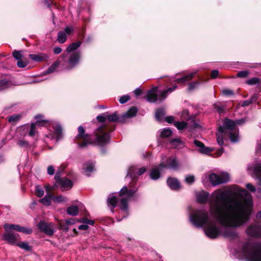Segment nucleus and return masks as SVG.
Here are the masks:
<instances>
[{
  "mask_svg": "<svg viewBox=\"0 0 261 261\" xmlns=\"http://www.w3.org/2000/svg\"><path fill=\"white\" fill-rule=\"evenodd\" d=\"M252 203L251 195L237 185L230 187L229 191L215 190L211 194L210 213L225 228L221 231L207 214L200 216L197 211V227H202L206 235L212 239L216 238L220 234L226 238L236 239L238 237L236 228L244 225L249 219Z\"/></svg>",
  "mask_w": 261,
  "mask_h": 261,
  "instance_id": "obj_1",
  "label": "nucleus"
},
{
  "mask_svg": "<svg viewBox=\"0 0 261 261\" xmlns=\"http://www.w3.org/2000/svg\"><path fill=\"white\" fill-rule=\"evenodd\" d=\"M106 132H92L91 134L86 132H79L75 139V142L80 147H84L88 144L103 146L110 141V136Z\"/></svg>",
  "mask_w": 261,
  "mask_h": 261,
  "instance_id": "obj_2",
  "label": "nucleus"
},
{
  "mask_svg": "<svg viewBox=\"0 0 261 261\" xmlns=\"http://www.w3.org/2000/svg\"><path fill=\"white\" fill-rule=\"evenodd\" d=\"M241 252L248 261H261V242L245 243Z\"/></svg>",
  "mask_w": 261,
  "mask_h": 261,
  "instance_id": "obj_3",
  "label": "nucleus"
},
{
  "mask_svg": "<svg viewBox=\"0 0 261 261\" xmlns=\"http://www.w3.org/2000/svg\"><path fill=\"white\" fill-rule=\"evenodd\" d=\"M137 191V189L135 188L128 189L127 187H123L119 192V195L122 198L120 200V208L122 217L117 218L118 221H121L122 219L126 218L128 215L127 203L128 201L131 200L134 196Z\"/></svg>",
  "mask_w": 261,
  "mask_h": 261,
  "instance_id": "obj_4",
  "label": "nucleus"
},
{
  "mask_svg": "<svg viewBox=\"0 0 261 261\" xmlns=\"http://www.w3.org/2000/svg\"><path fill=\"white\" fill-rule=\"evenodd\" d=\"M138 110L135 107H132L125 113L118 116L117 113L109 115L107 114V119L109 122H118L121 123H125L127 120L135 117L137 113Z\"/></svg>",
  "mask_w": 261,
  "mask_h": 261,
  "instance_id": "obj_5",
  "label": "nucleus"
},
{
  "mask_svg": "<svg viewBox=\"0 0 261 261\" xmlns=\"http://www.w3.org/2000/svg\"><path fill=\"white\" fill-rule=\"evenodd\" d=\"M230 140L232 142H237L239 140V132H218L217 133V143L222 146L224 141Z\"/></svg>",
  "mask_w": 261,
  "mask_h": 261,
  "instance_id": "obj_6",
  "label": "nucleus"
},
{
  "mask_svg": "<svg viewBox=\"0 0 261 261\" xmlns=\"http://www.w3.org/2000/svg\"><path fill=\"white\" fill-rule=\"evenodd\" d=\"M81 54L80 51L72 53L68 57L67 60L62 63V66L65 70H71L75 67L80 63Z\"/></svg>",
  "mask_w": 261,
  "mask_h": 261,
  "instance_id": "obj_7",
  "label": "nucleus"
},
{
  "mask_svg": "<svg viewBox=\"0 0 261 261\" xmlns=\"http://www.w3.org/2000/svg\"><path fill=\"white\" fill-rule=\"evenodd\" d=\"M230 176L227 172H221L219 174L212 173L209 175V180L213 186L226 183L229 181Z\"/></svg>",
  "mask_w": 261,
  "mask_h": 261,
  "instance_id": "obj_8",
  "label": "nucleus"
},
{
  "mask_svg": "<svg viewBox=\"0 0 261 261\" xmlns=\"http://www.w3.org/2000/svg\"><path fill=\"white\" fill-rule=\"evenodd\" d=\"M19 133L18 135L20 137L18 139L17 144L20 147L25 148L29 145V138H34L37 132H25V133H22L23 132H19Z\"/></svg>",
  "mask_w": 261,
  "mask_h": 261,
  "instance_id": "obj_9",
  "label": "nucleus"
},
{
  "mask_svg": "<svg viewBox=\"0 0 261 261\" xmlns=\"http://www.w3.org/2000/svg\"><path fill=\"white\" fill-rule=\"evenodd\" d=\"M163 160L162 158V161L160 164V168H163V169L167 168L174 171L178 170L180 169V165L175 156L169 157L167 159L166 163H164Z\"/></svg>",
  "mask_w": 261,
  "mask_h": 261,
  "instance_id": "obj_10",
  "label": "nucleus"
},
{
  "mask_svg": "<svg viewBox=\"0 0 261 261\" xmlns=\"http://www.w3.org/2000/svg\"><path fill=\"white\" fill-rule=\"evenodd\" d=\"M55 179L56 182L60 185L63 190H69L72 187L73 184L71 180L66 177H61L60 170H58L56 172Z\"/></svg>",
  "mask_w": 261,
  "mask_h": 261,
  "instance_id": "obj_11",
  "label": "nucleus"
},
{
  "mask_svg": "<svg viewBox=\"0 0 261 261\" xmlns=\"http://www.w3.org/2000/svg\"><path fill=\"white\" fill-rule=\"evenodd\" d=\"M146 169L145 167L137 168L135 166L130 167L128 170L127 174L125 178H130L133 181L136 180L137 176H139L145 173Z\"/></svg>",
  "mask_w": 261,
  "mask_h": 261,
  "instance_id": "obj_12",
  "label": "nucleus"
},
{
  "mask_svg": "<svg viewBox=\"0 0 261 261\" xmlns=\"http://www.w3.org/2000/svg\"><path fill=\"white\" fill-rule=\"evenodd\" d=\"M246 232L248 236L252 237H261V224H253L247 227Z\"/></svg>",
  "mask_w": 261,
  "mask_h": 261,
  "instance_id": "obj_13",
  "label": "nucleus"
},
{
  "mask_svg": "<svg viewBox=\"0 0 261 261\" xmlns=\"http://www.w3.org/2000/svg\"><path fill=\"white\" fill-rule=\"evenodd\" d=\"M35 119L36 120L35 123H32L31 125V130H34L38 129L37 126H47L51 124V123L49 120L44 119V116L43 115L39 114L35 116Z\"/></svg>",
  "mask_w": 261,
  "mask_h": 261,
  "instance_id": "obj_14",
  "label": "nucleus"
},
{
  "mask_svg": "<svg viewBox=\"0 0 261 261\" xmlns=\"http://www.w3.org/2000/svg\"><path fill=\"white\" fill-rule=\"evenodd\" d=\"M45 141H51L53 143H56L63 137L62 132H47L45 134Z\"/></svg>",
  "mask_w": 261,
  "mask_h": 261,
  "instance_id": "obj_15",
  "label": "nucleus"
},
{
  "mask_svg": "<svg viewBox=\"0 0 261 261\" xmlns=\"http://www.w3.org/2000/svg\"><path fill=\"white\" fill-rule=\"evenodd\" d=\"M259 148L261 150V141L259 144ZM248 170L252 171L259 180L258 185L261 186V163L255 162L248 167Z\"/></svg>",
  "mask_w": 261,
  "mask_h": 261,
  "instance_id": "obj_16",
  "label": "nucleus"
},
{
  "mask_svg": "<svg viewBox=\"0 0 261 261\" xmlns=\"http://www.w3.org/2000/svg\"><path fill=\"white\" fill-rule=\"evenodd\" d=\"M38 227L41 231L48 235H52L55 232L52 223L41 221L39 222Z\"/></svg>",
  "mask_w": 261,
  "mask_h": 261,
  "instance_id": "obj_17",
  "label": "nucleus"
},
{
  "mask_svg": "<svg viewBox=\"0 0 261 261\" xmlns=\"http://www.w3.org/2000/svg\"><path fill=\"white\" fill-rule=\"evenodd\" d=\"M19 234L17 233L5 231L3 236V239L11 245H14L18 239Z\"/></svg>",
  "mask_w": 261,
  "mask_h": 261,
  "instance_id": "obj_18",
  "label": "nucleus"
},
{
  "mask_svg": "<svg viewBox=\"0 0 261 261\" xmlns=\"http://www.w3.org/2000/svg\"><path fill=\"white\" fill-rule=\"evenodd\" d=\"M189 223L196 227V208L194 205H190L187 208Z\"/></svg>",
  "mask_w": 261,
  "mask_h": 261,
  "instance_id": "obj_19",
  "label": "nucleus"
},
{
  "mask_svg": "<svg viewBox=\"0 0 261 261\" xmlns=\"http://www.w3.org/2000/svg\"><path fill=\"white\" fill-rule=\"evenodd\" d=\"M167 183L170 188L173 190H178L181 188L179 180L175 178H168L167 180Z\"/></svg>",
  "mask_w": 261,
  "mask_h": 261,
  "instance_id": "obj_20",
  "label": "nucleus"
},
{
  "mask_svg": "<svg viewBox=\"0 0 261 261\" xmlns=\"http://www.w3.org/2000/svg\"><path fill=\"white\" fill-rule=\"evenodd\" d=\"M197 150L204 154H209L213 150V148L206 147L203 143L199 141H197Z\"/></svg>",
  "mask_w": 261,
  "mask_h": 261,
  "instance_id": "obj_21",
  "label": "nucleus"
},
{
  "mask_svg": "<svg viewBox=\"0 0 261 261\" xmlns=\"http://www.w3.org/2000/svg\"><path fill=\"white\" fill-rule=\"evenodd\" d=\"M163 168H160V164L153 167L150 172L149 176L151 179L157 180L161 176V171L163 169Z\"/></svg>",
  "mask_w": 261,
  "mask_h": 261,
  "instance_id": "obj_22",
  "label": "nucleus"
},
{
  "mask_svg": "<svg viewBox=\"0 0 261 261\" xmlns=\"http://www.w3.org/2000/svg\"><path fill=\"white\" fill-rule=\"evenodd\" d=\"M29 57L32 60L37 62H41L43 61H45L48 58V55L44 53H40L37 55L30 54Z\"/></svg>",
  "mask_w": 261,
  "mask_h": 261,
  "instance_id": "obj_23",
  "label": "nucleus"
},
{
  "mask_svg": "<svg viewBox=\"0 0 261 261\" xmlns=\"http://www.w3.org/2000/svg\"><path fill=\"white\" fill-rule=\"evenodd\" d=\"M82 169L85 174L89 176L91 175V173L95 170L94 164L92 162L86 163L83 165Z\"/></svg>",
  "mask_w": 261,
  "mask_h": 261,
  "instance_id": "obj_24",
  "label": "nucleus"
},
{
  "mask_svg": "<svg viewBox=\"0 0 261 261\" xmlns=\"http://www.w3.org/2000/svg\"><path fill=\"white\" fill-rule=\"evenodd\" d=\"M147 100L150 102H154L158 100L156 88L150 90L148 92L147 96Z\"/></svg>",
  "mask_w": 261,
  "mask_h": 261,
  "instance_id": "obj_25",
  "label": "nucleus"
},
{
  "mask_svg": "<svg viewBox=\"0 0 261 261\" xmlns=\"http://www.w3.org/2000/svg\"><path fill=\"white\" fill-rule=\"evenodd\" d=\"M170 145L172 147L175 148H181L184 146V142L178 138L169 140Z\"/></svg>",
  "mask_w": 261,
  "mask_h": 261,
  "instance_id": "obj_26",
  "label": "nucleus"
},
{
  "mask_svg": "<svg viewBox=\"0 0 261 261\" xmlns=\"http://www.w3.org/2000/svg\"><path fill=\"white\" fill-rule=\"evenodd\" d=\"M117 202V198L113 195H110L108 198V205L111 208L112 212H113V209L116 207Z\"/></svg>",
  "mask_w": 261,
  "mask_h": 261,
  "instance_id": "obj_27",
  "label": "nucleus"
},
{
  "mask_svg": "<svg viewBox=\"0 0 261 261\" xmlns=\"http://www.w3.org/2000/svg\"><path fill=\"white\" fill-rule=\"evenodd\" d=\"M208 193L205 191H201L197 194V201L203 203L206 202L208 199Z\"/></svg>",
  "mask_w": 261,
  "mask_h": 261,
  "instance_id": "obj_28",
  "label": "nucleus"
},
{
  "mask_svg": "<svg viewBox=\"0 0 261 261\" xmlns=\"http://www.w3.org/2000/svg\"><path fill=\"white\" fill-rule=\"evenodd\" d=\"M176 88L177 86L175 85L173 87L169 88L167 90L162 92L159 95V100L160 101H162L163 99L166 98L169 93H171L175 89H176Z\"/></svg>",
  "mask_w": 261,
  "mask_h": 261,
  "instance_id": "obj_29",
  "label": "nucleus"
},
{
  "mask_svg": "<svg viewBox=\"0 0 261 261\" xmlns=\"http://www.w3.org/2000/svg\"><path fill=\"white\" fill-rule=\"evenodd\" d=\"M81 44V41L73 42L66 48V51L68 53H73L80 47Z\"/></svg>",
  "mask_w": 261,
  "mask_h": 261,
  "instance_id": "obj_30",
  "label": "nucleus"
},
{
  "mask_svg": "<svg viewBox=\"0 0 261 261\" xmlns=\"http://www.w3.org/2000/svg\"><path fill=\"white\" fill-rule=\"evenodd\" d=\"M195 75V73L188 74L181 78H178L175 80L177 83H182L191 80Z\"/></svg>",
  "mask_w": 261,
  "mask_h": 261,
  "instance_id": "obj_31",
  "label": "nucleus"
},
{
  "mask_svg": "<svg viewBox=\"0 0 261 261\" xmlns=\"http://www.w3.org/2000/svg\"><path fill=\"white\" fill-rule=\"evenodd\" d=\"M3 227L5 231L12 232V230L18 231L19 225L17 224L6 223L4 225Z\"/></svg>",
  "mask_w": 261,
  "mask_h": 261,
  "instance_id": "obj_32",
  "label": "nucleus"
},
{
  "mask_svg": "<svg viewBox=\"0 0 261 261\" xmlns=\"http://www.w3.org/2000/svg\"><path fill=\"white\" fill-rule=\"evenodd\" d=\"M21 118V115L18 114H14L7 118L8 121L12 124H15Z\"/></svg>",
  "mask_w": 261,
  "mask_h": 261,
  "instance_id": "obj_33",
  "label": "nucleus"
},
{
  "mask_svg": "<svg viewBox=\"0 0 261 261\" xmlns=\"http://www.w3.org/2000/svg\"><path fill=\"white\" fill-rule=\"evenodd\" d=\"M223 126L225 128L227 129H234V121L228 118H225L224 121Z\"/></svg>",
  "mask_w": 261,
  "mask_h": 261,
  "instance_id": "obj_34",
  "label": "nucleus"
},
{
  "mask_svg": "<svg viewBox=\"0 0 261 261\" xmlns=\"http://www.w3.org/2000/svg\"><path fill=\"white\" fill-rule=\"evenodd\" d=\"M79 207L75 205L69 206L67 209L68 214L72 216H76L79 214Z\"/></svg>",
  "mask_w": 261,
  "mask_h": 261,
  "instance_id": "obj_35",
  "label": "nucleus"
},
{
  "mask_svg": "<svg viewBox=\"0 0 261 261\" xmlns=\"http://www.w3.org/2000/svg\"><path fill=\"white\" fill-rule=\"evenodd\" d=\"M53 195L51 194H48L46 195L43 198H41L39 200V201L43 204L44 205H49L51 203V201L53 200Z\"/></svg>",
  "mask_w": 261,
  "mask_h": 261,
  "instance_id": "obj_36",
  "label": "nucleus"
},
{
  "mask_svg": "<svg viewBox=\"0 0 261 261\" xmlns=\"http://www.w3.org/2000/svg\"><path fill=\"white\" fill-rule=\"evenodd\" d=\"M67 38V36L65 32H64L63 31H60L58 32L57 35V40L58 42L60 43H64Z\"/></svg>",
  "mask_w": 261,
  "mask_h": 261,
  "instance_id": "obj_37",
  "label": "nucleus"
},
{
  "mask_svg": "<svg viewBox=\"0 0 261 261\" xmlns=\"http://www.w3.org/2000/svg\"><path fill=\"white\" fill-rule=\"evenodd\" d=\"M61 63L59 60L56 61L51 65L48 68L46 72L47 73H51L55 71L57 68L60 66Z\"/></svg>",
  "mask_w": 261,
  "mask_h": 261,
  "instance_id": "obj_38",
  "label": "nucleus"
},
{
  "mask_svg": "<svg viewBox=\"0 0 261 261\" xmlns=\"http://www.w3.org/2000/svg\"><path fill=\"white\" fill-rule=\"evenodd\" d=\"M165 115V112L163 109H159L155 112V118L158 121H161Z\"/></svg>",
  "mask_w": 261,
  "mask_h": 261,
  "instance_id": "obj_39",
  "label": "nucleus"
},
{
  "mask_svg": "<svg viewBox=\"0 0 261 261\" xmlns=\"http://www.w3.org/2000/svg\"><path fill=\"white\" fill-rule=\"evenodd\" d=\"M96 119L97 121L100 123H106L107 121H108L107 113H104L101 115L97 116Z\"/></svg>",
  "mask_w": 261,
  "mask_h": 261,
  "instance_id": "obj_40",
  "label": "nucleus"
},
{
  "mask_svg": "<svg viewBox=\"0 0 261 261\" xmlns=\"http://www.w3.org/2000/svg\"><path fill=\"white\" fill-rule=\"evenodd\" d=\"M17 245L26 251H30L31 250V247L30 246L28 245V244L26 242H21L18 243Z\"/></svg>",
  "mask_w": 261,
  "mask_h": 261,
  "instance_id": "obj_41",
  "label": "nucleus"
},
{
  "mask_svg": "<svg viewBox=\"0 0 261 261\" xmlns=\"http://www.w3.org/2000/svg\"><path fill=\"white\" fill-rule=\"evenodd\" d=\"M35 191L38 197H41L44 195V190L40 186L37 185L35 187Z\"/></svg>",
  "mask_w": 261,
  "mask_h": 261,
  "instance_id": "obj_42",
  "label": "nucleus"
},
{
  "mask_svg": "<svg viewBox=\"0 0 261 261\" xmlns=\"http://www.w3.org/2000/svg\"><path fill=\"white\" fill-rule=\"evenodd\" d=\"M18 231L23 232L25 234H31L32 232V229L30 228L23 227L19 225Z\"/></svg>",
  "mask_w": 261,
  "mask_h": 261,
  "instance_id": "obj_43",
  "label": "nucleus"
},
{
  "mask_svg": "<svg viewBox=\"0 0 261 261\" xmlns=\"http://www.w3.org/2000/svg\"><path fill=\"white\" fill-rule=\"evenodd\" d=\"M187 123H186L184 121H177L175 122L174 125L176 127V128L178 129H182L185 128L187 125Z\"/></svg>",
  "mask_w": 261,
  "mask_h": 261,
  "instance_id": "obj_44",
  "label": "nucleus"
},
{
  "mask_svg": "<svg viewBox=\"0 0 261 261\" xmlns=\"http://www.w3.org/2000/svg\"><path fill=\"white\" fill-rule=\"evenodd\" d=\"M185 182L188 185H191L195 181V176L194 175H188L186 176Z\"/></svg>",
  "mask_w": 261,
  "mask_h": 261,
  "instance_id": "obj_45",
  "label": "nucleus"
},
{
  "mask_svg": "<svg viewBox=\"0 0 261 261\" xmlns=\"http://www.w3.org/2000/svg\"><path fill=\"white\" fill-rule=\"evenodd\" d=\"M234 121V126L235 128L236 127L238 126H242L247 121V119L246 118H241L239 119H237Z\"/></svg>",
  "mask_w": 261,
  "mask_h": 261,
  "instance_id": "obj_46",
  "label": "nucleus"
},
{
  "mask_svg": "<svg viewBox=\"0 0 261 261\" xmlns=\"http://www.w3.org/2000/svg\"><path fill=\"white\" fill-rule=\"evenodd\" d=\"M259 82V79L257 77H252L246 82V83L249 85H254Z\"/></svg>",
  "mask_w": 261,
  "mask_h": 261,
  "instance_id": "obj_47",
  "label": "nucleus"
},
{
  "mask_svg": "<svg viewBox=\"0 0 261 261\" xmlns=\"http://www.w3.org/2000/svg\"><path fill=\"white\" fill-rule=\"evenodd\" d=\"M53 200L54 202L60 203L65 201V198L62 196H55L53 195Z\"/></svg>",
  "mask_w": 261,
  "mask_h": 261,
  "instance_id": "obj_48",
  "label": "nucleus"
},
{
  "mask_svg": "<svg viewBox=\"0 0 261 261\" xmlns=\"http://www.w3.org/2000/svg\"><path fill=\"white\" fill-rule=\"evenodd\" d=\"M68 225L67 224H66V221H65V222L62 221V222H60V224H59V227H60V228L63 230V231H68V230H69V227H68Z\"/></svg>",
  "mask_w": 261,
  "mask_h": 261,
  "instance_id": "obj_49",
  "label": "nucleus"
},
{
  "mask_svg": "<svg viewBox=\"0 0 261 261\" xmlns=\"http://www.w3.org/2000/svg\"><path fill=\"white\" fill-rule=\"evenodd\" d=\"M13 56L16 60H19L22 58V55L20 51L14 50Z\"/></svg>",
  "mask_w": 261,
  "mask_h": 261,
  "instance_id": "obj_50",
  "label": "nucleus"
},
{
  "mask_svg": "<svg viewBox=\"0 0 261 261\" xmlns=\"http://www.w3.org/2000/svg\"><path fill=\"white\" fill-rule=\"evenodd\" d=\"M9 82L6 80L0 81V90L5 89L9 86Z\"/></svg>",
  "mask_w": 261,
  "mask_h": 261,
  "instance_id": "obj_51",
  "label": "nucleus"
},
{
  "mask_svg": "<svg viewBox=\"0 0 261 261\" xmlns=\"http://www.w3.org/2000/svg\"><path fill=\"white\" fill-rule=\"evenodd\" d=\"M66 224L68 225H73L75 224L76 222H80V221L77 219L75 218H70L68 219H66L65 220Z\"/></svg>",
  "mask_w": 261,
  "mask_h": 261,
  "instance_id": "obj_52",
  "label": "nucleus"
},
{
  "mask_svg": "<svg viewBox=\"0 0 261 261\" xmlns=\"http://www.w3.org/2000/svg\"><path fill=\"white\" fill-rule=\"evenodd\" d=\"M249 74V72L246 70L240 71L237 73V76L239 77H246Z\"/></svg>",
  "mask_w": 261,
  "mask_h": 261,
  "instance_id": "obj_53",
  "label": "nucleus"
},
{
  "mask_svg": "<svg viewBox=\"0 0 261 261\" xmlns=\"http://www.w3.org/2000/svg\"><path fill=\"white\" fill-rule=\"evenodd\" d=\"M80 222L85 223V224H89L92 225L94 224V221L93 220H88L87 218H84Z\"/></svg>",
  "mask_w": 261,
  "mask_h": 261,
  "instance_id": "obj_54",
  "label": "nucleus"
},
{
  "mask_svg": "<svg viewBox=\"0 0 261 261\" xmlns=\"http://www.w3.org/2000/svg\"><path fill=\"white\" fill-rule=\"evenodd\" d=\"M181 117L184 119H186V120H188L190 118V116H189L188 110H183L181 113Z\"/></svg>",
  "mask_w": 261,
  "mask_h": 261,
  "instance_id": "obj_55",
  "label": "nucleus"
},
{
  "mask_svg": "<svg viewBox=\"0 0 261 261\" xmlns=\"http://www.w3.org/2000/svg\"><path fill=\"white\" fill-rule=\"evenodd\" d=\"M28 64V62H24V61H21L20 60H18L17 63V66L20 68H24V67H26L27 66Z\"/></svg>",
  "mask_w": 261,
  "mask_h": 261,
  "instance_id": "obj_56",
  "label": "nucleus"
},
{
  "mask_svg": "<svg viewBox=\"0 0 261 261\" xmlns=\"http://www.w3.org/2000/svg\"><path fill=\"white\" fill-rule=\"evenodd\" d=\"M52 124L55 129V130H62L63 128H62L61 125L59 123L54 122Z\"/></svg>",
  "mask_w": 261,
  "mask_h": 261,
  "instance_id": "obj_57",
  "label": "nucleus"
},
{
  "mask_svg": "<svg viewBox=\"0 0 261 261\" xmlns=\"http://www.w3.org/2000/svg\"><path fill=\"white\" fill-rule=\"evenodd\" d=\"M222 93L223 95L226 96L234 94V92L232 90L229 89H224L222 91Z\"/></svg>",
  "mask_w": 261,
  "mask_h": 261,
  "instance_id": "obj_58",
  "label": "nucleus"
},
{
  "mask_svg": "<svg viewBox=\"0 0 261 261\" xmlns=\"http://www.w3.org/2000/svg\"><path fill=\"white\" fill-rule=\"evenodd\" d=\"M129 99V97L127 95H124L121 97L119 99V102L121 103H124L126 102Z\"/></svg>",
  "mask_w": 261,
  "mask_h": 261,
  "instance_id": "obj_59",
  "label": "nucleus"
},
{
  "mask_svg": "<svg viewBox=\"0 0 261 261\" xmlns=\"http://www.w3.org/2000/svg\"><path fill=\"white\" fill-rule=\"evenodd\" d=\"M246 187L251 192H255L256 191V188L251 184H247L246 185Z\"/></svg>",
  "mask_w": 261,
  "mask_h": 261,
  "instance_id": "obj_60",
  "label": "nucleus"
},
{
  "mask_svg": "<svg viewBox=\"0 0 261 261\" xmlns=\"http://www.w3.org/2000/svg\"><path fill=\"white\" fill-rule=\"evenodd\" d=\"M47 173L50 175H53L55 173V169L52 165H50L47 167Z\"/></svg>",
  "mask_w": 261,
  "mask_h": 261,
  "instance_id": "obj_61",
  "label": "nucleus"
},
{
  "mask_svg": "<svg viewBox=\"0 0 261 261\" xmlns=\"http://www.w3.org/2000/svg\"><path fill=\"white\" fill-rule=\"evenodd\" d=\"M196 87V83L195 82H193L191 83H190L188 87V91L189 92L192 91L194 90L195 88Z\"/></svg>",
  "mask_w": 261,
  "mask_h": 261,
  "instance_id": "obj_62",
  "label": "nucleus"
},
{
  "mask_svg": "<svg viewBox=\"0 0 261 261\" xmlns=\"http://www.w3.org/2000/svg\"><path fill=\"white\" fill-rule=\"evenodd\" d=\"M219 71L218 70H213L211 72V77L212 79H216L219 75Z\"/></svg>",
  "mask_w": 261,
  "mask_h": 261,
  "instance_id": "obj_63",
  "label": "nucleus"
},
{
  "mask_svg": "<svg viewBox=\"0 0 261 261\" xmlns=\"http://www.w3.org/2000/svg\"><path fill=\"white\" fill-rule=\"evenodd\" d=\"M252 103V100L248 99L242 102L241 106L243 107L248 106Z\"/></svg>",
  "mask_w": 261,
  "mask_h": 261,
  "instance_id": "obj_64",
  "label": "nucleus"
}]
</instances>
